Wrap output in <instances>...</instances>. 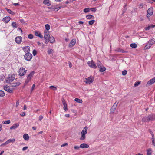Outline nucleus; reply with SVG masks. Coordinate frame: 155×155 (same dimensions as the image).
I'll return each mask as SVG.
<instances>
[{"label": "nucleus", "mask_w": 155, "mask_h": 155, "mask_svg": "<svg viewBox=\"0 0 155 155\" xmlns=\"http://www.w3.org/2000/svg\"><path fill=\"white\" fill-rule=\"evenodd\" d=\"M34 73H35L34 72L32 71L29 74V75H28L27 77V78L25 79V84H24V85H25V86L28 83L31 81V79L33 77Z\"/></svg>", "instance_id": "1"}, {"label": "nucleus", "mask_w": 155, "mask_h": 155, "mask_svg": "<svg viewBox=\"0 0 155 155\" xmlns=\"http://www.w3.org/2000/svg\"><path fill=\"white\" fill-rule=\"evenodd\" d=\"M15 74H13L8 75V77L6 78V83H10L11 82H12L14 80H15Z\"/></svg>", "instance_id": "2"}, {"label": "nucleus", "mask_w": 155, "mask_h": 155, "mask_svg": "<svg viewBox=\"0 0 155 155\" xmlns=\"http://www.w3.org/2000/svg\"><path fill=\"white\" fill-rule=\"evenodd\" d=\"M87 129L88 128H87V126L85 127H84L83 128V129L82 131L81 132V137L80 138V140H85V138H86L85 135L87 134Z\"/></svg>", "instance_id": "3"}, {"label": "nucleus", "mask_w": 155, "mask_h": 155, "mask_svg": "<svg viewBox=\"0 0 155 155\" xmlns=\"http://www.w3.org/2000/svg\"><path fill=\"white\" fill-rule=\"evenodd\" d=\"M154 43H155V41L153 39H150L147 43L144 48V49L146 50L149 49Z\"/></svg>", "instance_id": "4"}, {"label": "nucleus", "mask_w": 155, "mask_h": 155, "mask_svg": "<svg viewBox=\"0 0 155 155\" xmlns=\"http://www.w3.org/2000/svg\"><path fill=\"white\" fill-rule=\"evenodd\" d=\"M94 81V78L92 76H91L87 78H85L84 82L87 84H90L93 83Z\"/></svg>", "instance_id": "5"}, {"label": "nucleus", "mask_w": 155, "mask_h": 155, "mask_svg": "<svg viewBox=\"0 0 155 155\" xmlns=\"http://www.w3.org/2000/svg\"><path fill=\"white\" fill-rule=\"evenodd\" d=\"M153 12V7H150L149 8L147 11V17L148 18L152 16Z\"/></svg>", "instance_id": "6"}, {"label": "nucleus", "mask_w": 155, "mask_h": 155, "mask_svg": "<svg viewBox=\"0 0 155 155\" xmlns=\"http://www.w3.org/2000/svg\"><path fill=\"white\" fill-rule=\"evenodd\" d=\"M32 57V55L30 53H27L24 55L25 59L27 61H30Z\"/></svg>", "instance_id": "7"}, {"label": "nucleus", "mask_w": 155, "mask_h": 155, "mask_svg": "<svg viewBox=\"0 0 155 155\" xmlns=\"http://www.w3.org/2000/svg\"><path fill=\"white\" fill-rule=\"evenodd\" d=\"M27 70L25 68H19V75L20 76H23L26 73Z\"/></svg>", "instance_id": "8"}, {"label": "nucleus", "mask_w": 155, "mask_h": 155, "mask_svg": "<svg viewBox=\"0 0 155 155\" xmlns=\"http://www.w3.org/2000/svg\"><path fill=\"white\" fill-rule=\"evenodd\" d=\"M155 82V77L149 80L147 82L146 86L148 87L152 85Z\"/></svg>", "instance_id": "9"}, {"label": "nucleus", "mask_w": 155, "mask_h": 155, "mask_svg": "<svg viewBox=\"0 0 155 155\" xmlns=\"http://www.w3.org/2000/svg\"><path fill=\"white\" fill-rule=\"evenodd\" d=\"M4 89L6 91L10 93H12L13 92V90L10 88L9 86L7 85L4 86Z\"/></svg>", "instance_id": "10"}, {"label": "nucleus", "mask_w": 155, "mask_h": 155, "mask_svg": "<svg viewBox=\"0 0 155 155\" xmlns=\"http://www.w3.org/2000/svg\"><path fill=\"white\" fill-rule=\"evenodd\" d=\"M142 122H148L151 121H154L153 120L148 117L147 116H145L142 119Z\"/></svg>", "instance_id": "11"}, {"label": "nucleus", "mask_w": 155, "mask_h": 155, "mask_svg": "<svg viewBox=\"0 0 155 155\" xmlns=\"http://www.w3.org/2000/svg\"><path fill=\"white\" fill-rule=\"evenodd\" d=\"M87 64L91 68L94 67L96 66L95 63L93 60L88 61Z\"/></svg>", "instance_id": "12"}, {"label": "nucleus", "mask_w": 155, "mask_h": 155, "mask_svg": "<svg viewBox=\"0 0 155 155\" xmlns=\"http://www.w3.org/2000/svg\"><path fill=\"white\" fill-rule=\"evenodd\" d=\"M62 104H63V106H64V110L65 111H66L68 110V108L67 107V105H66V102H65V101L64 98L62 99Z\"/></svg>", "instance_id": "13"}, {"label": "nucleus", "mask_w": 155, "mask_h": 155, "mask_svg": "<svg viewBox=\"0 0 155 155\" xmlns=\"http://www.w3.org/2000/svg\"><path fill=\"white\" fill-rule=\"evenodd\" d=\"M15 41L18 44L20 43L22 41V37L21 36L16 37L15 39Z\"/></svg>", "instance_id": "14"}, {"label": "nucleus", "mask_w": 155, "mask_h": 155, "mask_svg": "<svg viewBox=\"0 0 155 155\" xmlns=\"http://www.w3.org/2000/svg\"><path fill=\"white\" fill-rule=\"evenodd\" d=\"M11 19L10 17L9 16H7L4 18L2 19L3 21L5 23H8Z\"/></svg>", "instance_id": "15"}, {"label": "nucleus", "mask_w": 155, "mask_h": 155, "mask_svg": "<svg viewBox=\"0 0 155 155\" xmlns=\"http://www.w3.org/2000/svg\"><path fill=\"white\" fill-rule=\"evenodd\" d=\"M76 40L75 39H72L69 45V46L70 48L73 47L75 44Z\"/></svg>", "instance_id": "16"}, {"label": "nucleus", "mask_w": 155, "mask_h": 155, "mask_svg": "<svg viewBox=\"0 0 155 155\" xmlns=\"http://www.w3.org/2000/svg\"><path fill=\"white\" fill-rule=\"evenodd\" d=\"M19 126V123H16L13 124V126L10 127V129H15L17 128Z\"/></svg>", "instance_id": "17"}, {"label": "nucleus", "mask_w": 155, "mask_h": 155, "mask_svg": "<svg viewBox=\"0 0 155 155\" xmlns=\"http://www.w3.org/2000/svg\"><path fill=\"white\" fill-rule=\"evenodd\" d=\"M23 50L25 52L29 53L30 51V48L29 46H25L23 48Z\"/></svg>", "instance_id": "18"}, {"label": "nucleus", "mask_w": 155, "mask_h": 155, "mask_svg": "<svg viewBox=\"0 0 155 155\" xmlns=\"http://www.w3.org/2000/svg\"><path fill=\"white\" fill-rule=\"evenodd\" d=\"M44 38L48 39L50 36L49 34V31H46L45 30L44 31Z\"/></svg>", "instance_id": "19"}, {"label": "nucleus", "mask_w": 155, "mask_h": 155, "mask_svg": "<svg viewBox=\"0 0 155 155\" xmlns=\"http://www.w3.org/2000/svg\"><path fill=\"white\" fill-rule=\"evenodd\" d=\"M48 39L49 40L50 42L51 43H53L55 41L54 37L52 36H50L48 38Z\"/></svg>", "instance_id": "20"}, {"label": "nucleus", "mask_w": 155, "mask_h": 155, "mask_svg": "<svg viewBox=\"0 0 155 155\" xmlns=\"http://www.w3.org/2000/svg\"><path fill=\"white\" fill-rule=\"evenodd\" d=\"M35 34L36 36L39 37L41 38H43V36L41 34L40 32H39V31H35Z\"/></svg>", "instance_id": "21"}, {"label": "nucleus", "mask_w": 155, "mask_h": 155, "mask_svg": "<svg viewBox=\"0 0 155 155\" xmlns=\"http://www.w3.org/2000/svg\"><path fill=\"white\" fill-rule=\"evenodd\" d=\"M20 85V83L19 82L17 81L16 82L13 83L12 84V86L13 87H16Z\"/></svg>", "instance_id": "22"}, {"label": "nucleus", "mask_w": 155, "mask_h": 155, "mask_svg": "<svg viewBox=\"0 0 155 155\" xmlns=\"http://www.w3.org/2000/svg\"><path fill=\"white\" fill-rule=\"evenodd\" d=\"M88 145L86 143H82L80 146V147L81 148H88Z\"/></svg>", "instance_id": "23"}, {"label": "nucleus", "mask_w": 155, "mask_h": 155, "mask_svg": "<svg viewBox=\"0 0 155 155\" xmlns=\"http://www.w3.org/2000/svg\"><path fill=\"white\" fill-rule=\"evenodd\" d=\"M150 118L153 120H155V114H149L148 116H146Z\"/></svg>", "instance_id": "24"}, {"label": "nucleus", "mask_w": 155, "mask_h": 155, "mask_svg": "<svg viewBox=\"0 0 155 155\" xmlns=\"http://www.w3.org/2000/svg\"><path fill=\"white\" fill-rule=\"evenodd\" d=\"M155 27V25H154L151 24L150 25L148 26L147 27L145 28V30H149L151 28H154Z\"/></svg>", "instance_id": "25"}, {"label": "nucleus", "mask_w": 155, "mask_h": 155, "mask_svg": "<svg viewBox=\"0 0 155 155\" xmlns=\"http://www.w3.org/2000/svg\"><path fill=\"white\" fill-rule=\"evenodd\" d=\"M97 64L98 66V68H103L102 64L99 60L97 61ZM103 68H105L104 67H103Z\"/></svg>", "instance_id": "26"}, {"label": "nucleus", "mask_w": 155, "mask_h": 155, "mask_svg": "<svg viewBox=\"0 0 155 155\" xmlns=\"http://www.w3.org/2000/svg\"><path fill=\"white\" fill-rule=\"evenodd\" d=\"M15 141V138H13V139H8V140H7V141H6L5 142V143H9L11 142H14Z\"/></svg>", "instance_id": "27"}, {"label": "nucleus", "mask_w": 155, "mask_h": 155, "mask_svg": "<svg viewBox=\"0 0 155 155\" xmlns=\"http://www.w3.org/2000/svg\"><path fill=\"white\" fill-rule=\"evenodd\" d=\"M43 3L45 5H47L48 6H49L50 5L49 0H44Z\"/></svg>", "instance_id": "28"}, {"label": "nucleus", "mask_w": 155, "mask_h": 155, "mask_svg": "<svg viewBox=\"0 0 155 155\" xmlns=\"http://www.w3.org/2000/svg\"><path fill=\"white\" fill-rule=\"evenodd\" d=\"M117 52H120L122 53H127V52L126 51H124L122 49H120V48H118L116 51Z\"/></svg>", "instance_id": "29"}, {"label": "nucleus", "mask_w": 155, "mask_h": 155, "mask_svg": "<svg viewBox=\"0 0 155 155\" xmlns=\"http://www.w3.org/2000/svg\"><path fill=\"white\" fill-rule=\"evenodd\" d=\"M74 101L78 103H83V101L81 99H79L78 98H76L74 99Z\"/></svg>", "instance_id": "30"}, {"label": "nucleus", "mask_w": 155, "mask_h": 155, "mask_svg": "<svg viewBox=\"0 0 155 155\" xmlns=\"http://www.w3.org/2000/svg\"><path fill=\"white\" fill-rule=\"evenodd\" d=\"M5 9L6 10V11L8 12L9 13L13 15H15V12L13 11H12L10 9H8V8H6Z\"/></svg>", "instance_id": "31"}, {"label": "nucleus", "mask_w": 155, "mask_h": 155, "mask_svg": "<svg viewBox=\"0 0 155 155\" xmlns=\"http://www.w3.org/2000/svg\"><path fill=\"white\" fill-rule=\"evenodd\" d=\"M23 138L25 140H28V136L27 134H25L23 135Z\"/></svg>", "instance_id": "32"}, {"label": "nucleus", "mask_w": 155, "mask_h": 155, "mask_svg": "<svg viewBox=\"0 0 155 155\" xmlns=\"http://www.w3.org/2000/svg\"><path fill=\"white\" fill-rule=\"evenodd\" d=\"M152 154V150L151 148H149L147 150V154L146 155H150Z\"/></svg>", "instance_id": "33"}, {"label": "nucleus", "mask_w": 155, "mask_h": 155, "mask_svg": "<svg viewBox=\"0 0 155 155\" xmlns=\"http://www.w3.org/2000/svg\"><path fill=\"white\" fill-rule=\"evenodd\" d=\"M116 107H115L114 106H112L111 108L110 109V112L112 113H114V111L115 110Z\"/></svg>", "instance_id": "34"}, {"label": "nucleus", "mask_w": 155, "mask_h": 155, "mask_svg": "<svg viewBox=\"0 0 155 155\" xmlns=\"http://www.w3.org/2000/svg\"><path fill=\"white\" fill-rule=\"evenodd\" d=\"M5 96V93L2 90H0V97H3Z\"/></svg>", "instance_id": "35"}, {"label": "nucleus", "mask_w": 155, "mask_h": 155, "mask_svg": "<svg viewBox=\"0 0 155 155\" xmlns=\"http://www.w3.org/2000/svg\"><path fill=\"white\" fill-rule=\"evenodd\" d=\"M130 46L133 48H135L137 47V45L136 43H132L130 44Z\"/></svg>", "instance_id": "36"}, {"label": "nucleus", "mask_w": 155, "mask_h": 155, "mask_svg": "<svg viewBox=\"0 0 155 155\" xmlns=\"http://www.w3.org/2000/svg\"><path fill=\"white\" fill-rule=\"evenodd\" d=\"M45 28L46 30V31H48L49 30L50 27L48 24H46L45 25Z\"/></svg>", "instance_id": "37"}, {"label": "nucleus", "mask_w": 155, "mask_h": 155, "mask_svg": "<svg viewBox=\"0 0 155 155\" xmlns=\"http://www.w3.org/2000/svg\"><path fill=\"white\" fill-rule=\"evenodd\" d=\"M5 76H4V74H2L1 75H0V81H2L4 80V79H5Z\"/></svg>", "instance_id": "38"}, {"label": "nucleus", "mask_w": 155, "mask_h": 155, "mask_svg": "<svg viewBox=\"0 0 155 155\" xmlns=\"http://www.w3.org/2000/svg\"><path fill=\"white\" fill-rule=\"evenodd\" d=\"M11 25L14 28H17V24L15 22H13L12 23Z\"/></svg>", "instance_id": "39"}, {"label": "nucleus", "mask_w": 155, "mask_h": 155, "mask_svg": "<svg viewBox=\"0 0 155 155\" xmlns=\"http://www.w3.org/2000/svg\"><path fill=\"white\" fill-rule=\"evenodd\" d=\"M93 16L91 15H86V18L87 19H91L92 18Z\"/></svg>", "instance_id": "40"}, {"label": "nucleus", "mask_w": 155, "mask_h": 155, "mask_svg": "<svg viewBox=\"0 0 155 155\" xmlns=\"http://www.w3.org/2000/svg\"><path fill=\"white\" fill-rule=\"evenodd\" d=\"M10 123V121L9 120H7L5 121H3L2 122V124H8Z\"/></svg>", "instance_id": "41"}, {"label": "nucleus", "mask_w": 155, "mask_h": 155, "mask_svg": "<svg viewBox=\"0 0 155 155\" xmlns=\"http://www.w3.org/2000/svg\"><path fill=\"white\" fill-rule=\"evenodd\" d=\"M90 10V8H86L84 9V12L85 13L88 12Z\"/></svg>", "instance_id": "42"}, {"label": "nucleus", "mask_w": 155, "mask_h": 155, "mask_svg": "<svg viewBox=\"0 0 155 155\" xmlns=\"http://www.w3.org/2000/svg\"><path fill=\"white\" fill-rule=\"evenodd\" d=\"M33 35L32 34H30L28 35V38L30 39H32L33 38Z\"/></svg>", "instance_id": "43"}, {"label": "nucleus", "mask_w": 155, "mask_h": 155, "mask_svg": "<svg viewBox=\"0 0 155 155\" xmlns=\"http://www.w3.org/2000/svg\"><path fill=\"white\" fill-rule=\"evenodd\" d=\"M53 52V50L52 49H50V50H48V54H51Z\"/></svg>", "instance_id": "44"}, {"label": "nucleus", "mask_w": 155, "mask_h": 155, "mask_svg": "<svg viewBox=\"0 0 155 155\" xmlns=\"http://www.w3.org/2000/svg\"><path fill=\"white\" fill-rule=\"evenodd\" d=\"M94 22L95 20H93L89 21L88 23L90 25H92L94 23Z\"/></svg>", "instance_id": "45"}, {"label": "nucleus", "mask_w": 155, "mask_h": 155, "mask_svg": "<svg viewBox=\"0 0 155 155\" xmlns=\"http://www.w3.org/2000/svg\"><path fill=\"white\" fill-rule=\"evenodd\" d=\"M50 89H52L53 90L55 91L57 90V88L53 86H50V87H49Z\"/></svg>", "instance_id": "46"}, {"label": "nucleus", "mask_w": 155, "mask_h": 155, "mask_svg": "<svg viewBox=\"0 0 155 155\" xmlns=\"http://www.w3.org/2000/svg\"><path fill=\"white\" fill-rule=\"evenodd\" d=\"M127 74V71L126 70H124L122 72V74L124 76Z\"/></svg>", "instance_id": "47"}, {"label": "nucleus", "mask_w": 155, "mask_h": 155, "mask_svg": "<svg viewBox=\"0 0 155 155\" xmlns=\"http://www.w3.org/2000/svg\"><path fill=\"white\" fill-rule=\"evenodd\" d=\"M140 84V82H139V81L136 82L135 83L134 87H136L138 86V85H139Z\"/></svg>", "instance_id": "48"}, {"label": "nucleus", "mask_w": 155, "mask_h": 155, "mask_svg": "<svg viewBox=\"0 0 155 155\" xmlns=\"http://www.w3.org/2000/svg\"><path fill=\"white\" fill-rule=\"evenodd\" d=\"M148 132L150 134L151 136H154V134H153V132L152 131V130L151 129H149L148 130Z\"/></svg>", "instance_id": "49"}, {"label": "nucleus", "mask_w": 155, "mask_h": 155, "mask_svg": "<svg viewBox=\"0 0 155 155\" xmlns=\"http://www.w3.org/2000/svg\"><path fill=\"white\" fill-rule=\"evenodd\" d=\"M32 53L34 56H35L36 55L37 53L36 51L35 50H34L33 51Z\"/></svg>", "instance_id": "50"}, {"label": "nucleus", "mask_w": 155, "mask_h": 155, "mask_svg": "<svg viewBox=\"0 0 155 155\" xmlns=\"http://www.w3.org/2000/svg\"><path fill=\"white\" fill-rule=\"evenodd\" d=\"M106 68H100L99 69V72H102L105 71Z\"/></svg>", "instance_id": "51"}, {"label": "nucleus", "mask_w": 155, "mask_h": 155, "mask_svg": "<svg viewBox=\"0 0 155 155\" xmlns=\"http://www.w3.org/2000/svg\"><path fill=\"white\" fill-rule=\"evenodd\" d=\"M43 117L41 115H40L38 117V120L41 121L42 119H43Z\"/></svg>", "instance_id": "52"}, {"label": "nucleus", "mask_w": 155, "mask_h": 155, "mask_svg": "<svg viewBox=\"0 0 155 155\" xmlns=\"http://www.w3.org/2000/svg\"><path fill=\"white\" fill-rule=\"evenodd\" d=\"M90 10H91L92 11L95 12L96 11V8H90Z\"/></svg>", "instance_id": "53"}, {"label": "nucleus", "mask_w": 155, "mask_h": 155, "mask_svg": "<svg viewBox=\"0 0 155 155\" xmlns=\"http://www.w3.org/2000/svg\"><path fill=\"white\" fill-rule=\"evenodd\" d=\"M45 39V42L47 44L49 42V40L48 39H46V38H44Z\"/></svg>", "instance_id": "54"}, {"label": "nucleus", "mask_w": 155, "mask_h": 155, "mask_svg": "<svg viewBox=\"0 0 155 155\" xmlns=\"http://www.w3.org/2000/svg\"><path fill=\"white\" fill-rule=\"evenodd\" d=\"M37 44L39 46H41L42 45L43 46H44L43 43H41L39 41L37 42Z\"/></svg>", "instance_id": "55"}, {"label": "nucleus", "mask_w": 155, "mask_h": 155, "mask_svg": "<svg viewBox=\"0 0 155 155\" xmlns=\"http://www.w3.org/2000/svg\"><path fill=\"white\" fill-rule=\"evenodd\" d=\"M28 148V147H23V148H22V151H24L25 150H27Z\"/></svg>", "instance_id": "56"}, {"label": "nucleus", "mask_w": 155, "mask_h": 155, "mask_svg": "<svg viewBox=\"0 0 155 155\" xmlns=\"http://www.w3.org/2000/svg\"><path fill=\"white\" fill-rule=\"evenodd\" d=\"M66 146H68V143H65L61 145V147H64Z\"/></svg>", "instance_id": "57"}, {"label": "nucleus", "mask_w": 155, "mask_h": 155, "mask_svg": "<svg viewBox=\"0 0 155 155\" xmlns=\"http://www.w3.org/2000/svg\"><path fill=\"white\" fill-rule=\"evenodd\" d=\"M13 4L15 6H19L20 5L18 3H13Z\"/></svg>", "instance_id": "58"}, {"label": "nucleus", "mask_w": 155, "mask_h": 155, "mask_svg": "<svg viewBox=\"0 0 155 155\" xmlns=\"http://www.w3.org/2000/svg\"><path fill=\"white\" fill-rule=\"evenodd\" d=\"M35 87V84H34L32 86V87H31V91H32L34 89V88Z\"/></svg>", "instance_id": "59"}, {"label": "nucleus", "mask_w": 155, "mask_h": 155, "mask_svg": "<svg viewBox=\"0 0 155 155\" xmlns=\"http://www.w3.org/2000/svg\"><path fill=\"white\" fill-rule=\"evenodd\" d=\"M20 116H21L22 117H23L24 116H25V113L23 112H22L21 114H20Z\"/></svg>", "instance_id": "60"}, {"label": "nucleus", "mask_w": 155, "mask_h": 155, "mask_svg": "<svg viewBox=\"0 0 155 155\" xmlns=\"http://www.w3.org/2000/svg\"><path fill=\"white\" fill-rule=\"evenodd\" d=\"M79 148H80L78 146H75L74 147V149L75 150H78Z\"/></svg>", "instance_id": "61"}, {"label": "nucleus", "mask_w": 155, "mask_h": 155, "mask_svg": "<svg viewBox=\"0 0 155 155\" xmlns=\"http://www.w3.org/2000/svg\"><path fill=\"white\" fill-rule=\"evenodd\" d=\"M19 104V101L18 100L17 101L16 103V107H17Z\"/></svg>", "instance_id": "62"}, {"label": "nucleus", "mask_w": 155, "mask_h": 155, "mask_svg": "<svg viewBox=\"0 0 155 155\" xmlns=\"http://www.w3.org/2000/svg\"><path fill=\"white\" fill-rule=\"evenodd\" d=\"M9 144V143H4L1 144V146H4L5 145H6L7 144Z\"/></svg>", "instance_id": "63"}, {"label": "nucleus", "mask_w": 155, "mask_h": 155, "mask_svg": "<svg viewBox=\"0 0 155 155\" xmlns=\"http://www.w3.org/2000/svg\"><path fill=\"white\" fill-rule=\"evenodd\" d=\"M72 66V64L71 63H70V62H69V67L70 68H71V67Z\"/></svg>", "instance_id": "64"}]
</instances>
